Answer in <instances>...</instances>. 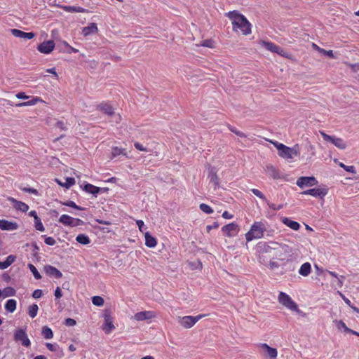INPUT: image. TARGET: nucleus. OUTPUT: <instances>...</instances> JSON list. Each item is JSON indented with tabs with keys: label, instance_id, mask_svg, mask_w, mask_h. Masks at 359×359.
<instances>
[{
	"label": "nucleus",
	"instance_id": "obj_1",
	"mask_svg": "<svg viewBox=\"0 0 359 359\" xmlns=\"http://www.w3.org/2000/svg\"><path fill=\"white\" fill-rule=\"evenodd\" d=\"M226 15L231 20L232 27L234 32L240 29L243 35H248L251 33V24L248 19L237 11L227 13Z\"/></svg>",
	"mask_w": 359,
	"mask_h": 359
},
{
	"label": "nucleus",
	"instance_id": "obj_2",
	"mask_svg": "<svg viewBox=\"0 0 359 359\" xmlns=\"http://www.w3.org/2000/svg\"><path fill=\"white\" fill-rule=\"evenodd\" d=\"M269 142L278 149V156L284 159L291 160L294 156H300V149L298 144H296L292 147H289L277 141L269 140Z\"/></svg>",
	"mask_w": 359,
	"mask_h": 359
},
{
	"label": "nucleus",
	"instance_id": "obj_3",
	"mask_svg": "<svg viewBox=\"0 0 359 359\" xmlns=\"http://www.w3.org/2000/svg\"><path fill=\"white\" fill-rule=\"evenodd\" d=\"M266 231V225L262 221L255 222L250 230L245 233V239L247 242H250L254 239H259L264 237Z\"/></svg>",
	"mask_w": 359,
	"mask_h": 359
},
{
	"label": "nucleus",
	"instance_id": "obj_4",
	"mask_svg": "<svg viewBox=\"0 0 359 359\" xmlns=\"http://www.w3.org/2000/svg\"><path fill=\"white\" fill-rule=\"evenodd\" d=\"M319 133L320 134L325 142L332 143L337 148L341 150H344L346 148L347 144L342 138L337 137L336 136L329 135L327 133H325L323 130H320Z\"/></svg>",
	"mask_w": 359,
	"mask_h": 359
},
{
	"label": "nucleus",
	"instance_id": "obj_5",
	"mask_svg": "<svg viewBox=\"0 0 359 359\" xmlns=\"http://www.w3.org/2000/svg\"><path fill=\"white\" fill-rule=\"evenodd\" d=\"M206 314H200L196 316H186L178 318V323L185 329L192 327L199 320L205 317Z\"/></svg>",
	"mask_w": 359,
	"mask_h": 359
},
{
	"label": "nucleus",
	"instance_id": "obj_6",
	"mask_svg": "<svg viewBox=\"0 0 359 359\" xmlns=\"http://www.w3.org/2000/svg\"><path fill=\"white\" fill-rule=\"evenodd\" d=\"M278 302L283 306L291 311H299L297 304L287 294L283 292H280L278 294Z\"/></svg>",
	"mask_w": 359,
	"mask_h": 359
},
{
	"label": "nucleus",
	"instance_id": "obj_7",
	"mask_svg": "<svg viewBox=\"0 0 359 359\" xmlns=\"http://www.w3.org/2000/svg\"><path fill=\"white\" fill-rule=\"evenodd\" d=\"M59 222L71 227L81 226L84 223L81 219L74 218L68 215H62L59 218Z\"/></svg>",
	"mask_w": 359,
	"mask_h": 359
},
{
	"label": "nucleus",
	"instance_id": "obj_8",
	"mask_svg": "<svg viewBox=\"0 0 359 359\" xmlns=\"http://www.w3.org/2000/svg\"><path fill=\"white\" fill-rule=\"evenodd\" d=\"M328 194V188L325 186L305 190L302 192V195H310L313 197L323 198Z\"/></svg>",
	"mask_w": 359,
	"mask_h": 359
},
{
	"label": "nucleus",
	"instance_id": "obj_9",
	"mask_svg": "<svg viewBox=\"0 0 359 359\" xmlns=\"http://www.w3.org/2000/svg\"><path fill=\"white\" fill-rule=\"evenodd\" d=\"M275 249L269 245L266 242H259L256 245L257 252L259 254L258 259L260 263L264 262V255L266 253H271L272 250Z\"/></svg>",
	"mask_w": 359,
	"mask_h": 359
},
{
	"label": "nucleus",
	"instance_id": "obj_10",
	"mask_svg": "<svg viewBox=\"0 0 359 359\" xmlns=\"http://www.w3.org/2000/svg\"><path fill=\"white\" fill-rule=\"evenodd\" d=\"M318 183L316 178L313 176L311 177H300L297 180V185L303 189L306 187H313L317 185Z\"/></svg>",
	"mask_w": 359,
	"mask_h": 359
},
{
	"label": "nucleus",
	"instance_id": "obj_11",
	"mask_svg": "<svg viewBox=\"0 0 359 359\" xmlns=\"http://www.w3.org/2000/svg\"><path fill=\"white\" fill-rule=\"evenodd\" d=\"M115 329L114 325L113 318L109 311H105L104 314V324L102 325V330L106 334H109Z\"/></svg>",
	"mask_w": 359,
	"mask_h": 359
},
{
	"label": "nucleus",
	"instance_id": "obj_12",
	"mask_svg": "<svg viewBox=\"0 0 359 359\" xmlns=\"http://www.w3.org/2000/svg\"><path fill=\"white\" fill-rule=\"evenodd\" d=\"M14 339L16 341H20L22 345L25 347H29L31 345L30 340L27 337L26 332L22 329H18L15 331Z\"/></svg>",
	"mask_w": 359,
	"mask_h": 359
},
{
	"label": "nucleus",
	"instance_id": "obj_13",
	"mask_svg": "<svg viewBox=\"0 0 359 359\" xmlns=\"http://www.w3.org/2000/svg\"><path fill=\"white\" fill-rule=\"evenodd\" d=\"M222 232L227 237H233L239 231L238 225L234 222L228 224L222 228Z\"/></svg>",
	"mask_w": 359,
	"mask_h": 359
},
{
	"label": "nucleus",
	"instance_id": "obj_14",
	"mask_svg": "<svg viewBox=\"0 0 359 359\" xmlns=\"http://www.w3.org/2000/svg\"><path fill=\"white\" fill-rule=\"evenodd\" d=\"M55 46L53 40H48L41 43L37 46V50L43 54H50L54 50Z\"/></svg>",
	"mask_w": 359,
	"mask_h": 359
},
{
	"label": "nucleus",
	"instance_id": "obj_15",
	"mask_svg": "<svg viewBox=\"0 0 359 359\" xmlns=\"http://www.w3.org/2000/svg\"><path fill=\"white\" fill-rule=\"evenodd\" d=\"M156 316V313L152 311H144L137 312L134 315V319L137 321H142L144 320H150Z\"/></svg>",
	"mask_w": 359,
	"mask_h": 359
},
{
	"label": "nucleus",
	"instance_id": "obj_16",
	"mask_svg": "<svg viewBox=\"0 0 359 359\" xmlns=\"http://www.w3.org/2000/svg\"><path fill=\"white\" fill-rule=\"evenodd\" d=\"M96 109L108 116L114 114V109L108 102H102L96 106Z\"/></svg>",
	"mask_w": 359,
	"mask_h": 359
},
{
	"label": "nucleus",
	"instance_id": "obj_17",
	"mask_svg": "<svg viewBox=\"0 0 359 359\" xmlns=\"http://www.w3.org/2000/svg\"><path fill=\"white\" fill-rule=\"evenodd\" d=\"M11 32L14 36L20 39H32L35 36V34L33 32H25L18 29H12Z\"/></svg>",
	"mask_w": 359,
	"mask_h": 359
},
{
	"label": "nucleus",
	"instance_id": "obj_18",
	"mask_svg": "<svg viewBox=\"0 0 359 359\" xmlns=\"http://www.w3.org/2000/svg\"><path fill=\"white\" fill-rule=\"evenodd\" d=\"M18 225L16 222L8 221L6 219H0V229L4 231L16 230Z\"/></svg>",
	"mask_w": 359,
	"mask_h": 359
},
{
	"label": "nucleus",
	"instance_id": "obj_19",
	"mask_svg": "<svg viewBox=\"0 0 359 359\" xmlns=\"http://www.w3.org/2000/svg\"><path fill=\"white\" fill-rule=\"evenodd\" d=\"M44 271L47 275L53 276L55 278H60L62 276V273L60 271L50 265L45 266Z\"/></svg>",
	"mask_w": 359,
	"mask_h": 359
},
{
	"label": "nucleus",
	"instance_id": "obj_20",
	"mask_svg": "<svg viewBox=\"0 0 359 359\" xmlns=\"http://www.w3.org/2000/svg\"><path fill=\"white\" fill-rule=\"evenodd\" d=\"M259 347L264 349L267 355L271 359H276L278 355L277 349L269 346L267 344L263 343L259 344Z\"/></svg>",
	"mask_w": 359,
	"mask_h": 359
},
{
	"label": "nucleus",
	"instance_id": "obj_21",
	"mask_svg": "<svg viewBox=\"0 0 359 359\" xmlns=\"http://www.w3.org/2000/svg\"><path fill=\"white\" fill-rule=\"evenodd\" d=\"M97 32V26L94 22L90 23L88 26L83 27L82 29V34L84 36H88L91 34H95Z\"/></svg>",
	"mask_w": 359,
	"mask_h": 359
},
{
	"label": "nucleus",
	"instance_id": "obj_22",
	"mask_svg": "<svg viewBox=\"0 0 359 359\" xmlns=\"http://www.w3.org/2000/svg\"><path fill=\"white\" fill-rule=\"evenodd\" d=\"M281 222L286 225L287 226L290 227L292 230L297 231L300 228V224L295 221L291 220L288 217H283L281 219Z\"/></svg>",
	"mask_w": 359,
	"mask_h": 359
},
{
	"label": "nucleus",
	"instance_id": "obj_23",
	"mask_svg": "<svg viewBox=\"0 0 359 359\" xmlns=\"http://www.w3.org/2000/svg\"><path fill=\"white\" fill-rule=\"evenodd\" d=\"M145 238V245L148 248H155L157 245V241L156 238L153 237L149 232H146L144 234Z\"/></svg>",
	"mask_w": 359,
	"mask_h": 359
},
{
	"label": "nucleus",
	"instance_id": "obj_24",
	"mask_svg": "<svg viewBox=\"0 0 359 359\" xmlns=\"http://www.w3.org/2000/svg\"><path fill=\"white\" fill-rule=\"evenodd\" d=\"M84 191L87 193L91 194L95 196H97V194L102 190L101 188L97 187L93 184L86 183L84 185Z\"/></svg>",
	"mask_w": 359,
	"mask_h": 359
},
{
	"label": "nucleus",
	"instance_id": "obj_25",
	"mask_svg": "<svg viewBox=\"0 0 359 359\" xmlns=\"http://www.w3.org/2000/svg\"><path fill=\"white\" fill-rule=\"evenodd\" d=\"M266 172L273 179L279 178V171L272 165H267L265 168Z\"/></svg>",
	"mask_w": 359,
	"mask_h": 359
},
{
	"label": "nucleus",
	"instance_id": "obj_26",
	"mask_svg": "<svg viewBox=\"0 0 359 359\" xmlns=\"http://www.w3.org/2000/svg\"><path fill=\"white\" fill-rule=\"evenodd\" d=\"M259 44L272 53H276L279 50V46L271 41H261Z\"/></svg>",
	"mask_w": 359,
	"mask_h": 359
},
{
	"label": "nucleus",
	"instance_id": "obj_27",
	"mask_svg": "<svg viewBox=\"0 0 359 359\" xmlns=\"http://www.w3.org/2000/svg\"><path fill=\"white\" fill-rule=\"evenodd\" d=\"M44 101L40 97H34L31 100L20 102L16 104V107H25V106H32L39 102H43Z\"/></svg>",
	"mask_w": 359,
	"mask_h": 359
},
{
	"label": "nucleus",
	"instance_id": "obj_28",
	"mask_svg": "<svg viewBox=\"0 0 359 359\" xmlns=\"http://www.w3.org/2000/svg\"><path fill=\"white\" fill-rule=\"evenodd\" d=\"M311 266L310 263L305 262L301 266V267L299 270V273L300 275L306 277L309 275V273H311Z\"/></svg>",
	"mask_w": 359,
	"mask_h": 359
},
{
	"label": "nucleus",
	"instance_id": "obj_29",
	"mask_svg": "<svg viewBox=\"0 0 359 359\" xmlns=\"http://www.w3.org/2000/svg\"><path fill=\"white\" fill-rule=\"evenodd\" d=\"M17 306V302L13 299H8L5 304V309L10 313H13Z\"/></svg>",
	"mask_w": 359,
	"mask_h": 359
},
{
	"label": "nucleus",
	"instance_id": "obj_30",
	"mask_svg": "<svg viewBox=\"0 0 359 359\" xmlns=\"http://www.w3.org/2000/svg\"><path fill=\"white\" fill-rule=\"evenodd\" d=\"M60 8H62L63 11L69 13H81L84 11V9L81 7H75V6H65V5H60L58 6Z\"/></svg>",
	"mask_w": 359,
	"mask_h": 359
},
{
	"label": "nucleus",
	"instance_id": "obj_31",
	"mask_svg": "<svg viewBox=\"0 0 359 359\" xmlns=\"http://www.w3.org/2000/svg\"><path fill=\"white\" fill-rule=\"evenodd\" d=\"M120 155L126 156V149L113 147L111 148V158H115Z\"/></svg>",
	"mask_w": 359,
	"mask_h": 359
},
{
	"label": "nucleus",
	"instance_id": "obj_32",
	"mask_svg": "<svg viewBox=\"0 0 359 359\" xmlns=\"http://www.w3.org/2000/svg\"><path fill=\"white\" fill-rule=\"evenodd\" d=\"M76 241L82 245H88L90 243L89 237L83 233L79 234L76 238Z\"/></svg>",
	"mask_w": 359,
	"mask_h": 359
},
{
	"label": "nucleus",
	"instance_id": "obj_33",
	"mask_svg": "<svg viewBox=\"0 0 359 359\" xmlns=\"http://www.w3.org/2000/svg\"><path fill=\"white\" fill-rule=\"evenodd\" d=\"M43 337L46 339H50L53 337V332L52 330L48 326H43L41 331Z\"/></svg>",
	"mask_w": 359,
	"mask_h": 359
},
{
	"label": "nucleus",
	"instance_id": "obj_34",
	"mask_svg": "<svg viewBox=\"0 0 359 359\" xmlns=\"http://www.w3.org/2000/svg\"><path fill=\"white\" fill-rule=\"evenodd\" d=\"M39 307L37 304H34L28 307V315L34 318L36 316L38 313Z\"/></svg>",
	"mask_w": 359,
	"mask_h": 359
},
{
	"label": "nucleus",
	"instance_id": "obj_35",
	"mask_svg": "<svg viewBox=\"0 0 359 359\" xmlns=\"http://www.w3.org/2000/svg\"><path fill=\"white\" fill-rule=\"evenodd\" d=\"M15 202L16 203L15 208L20 210L22 212H26L29 210V205L26 204L24 202L22 201H17L15 200Z\"/></svg>",
	"mask_w": 359,
	"mask_h": 359
},
{
	"label": "nucleus",
	"instance_id": "obj_36",
	"mask_svg": "<svg viewBox=\"0 0 359 359\" xmlns=\"http://www.w3.org/2000/svg\"><path fill=\"white\" fill-rule=\"evenodd\" d=\"M15 290L11 287H7L2 291V295H4V297L15 296Z\"/></svg>",
	"mask_w": 359,
	"mask_h": 359
},
{
	"label": "nucleus",
	"instance_id": "obj_37",
	"mask_svg": "<svg viewBox=\"0 0 359 359\" xmlns=\"http://www.w3.org/2000/svg\"><path fill=\"white\" fill-rule=\"evenodd\" d=\"M66 182L64 184H62L60 181L57 180V182L60 184L61 186L64 187H66V188H69L71 187L72 186H73L74 184H75V180L74 178L73 177H67L66 178Z\"/></svg>",
	"mask_w": 359,
	"mask_h": 359
},
{
	"label": "nucleus",
	"instance_id": "obj_38",
	"mask_svg": "<svg viewBox=\"0 0 359 359\" xmlns=\"http://www.w3.org/2000/svg\"><path fill=\"white\" fill-rule=\"evenodd\" d=\"M335 324H336V326L339 329V330H341V329H343L344 331L345 332H348L351 331V329L348 328L346 324L344 323V321L342 320H335L334 321Z\"/></svg>",
	"mask_w": 359,
	"mask_h": 359
},
{
	"label": "nucleus",
	"instance_id": "obj_39",
	"mask_svg": "<svg viewBox=\"0 0 359 359\" xmlns=\"http://www.w3.org/2000/svg\"><path fill=\"white\" fill-rule=\"evenodd\" d=\"M227 128H229V130L230 131H231L232 133H233L234 134H236V135L241 137H246V135L243 133V132H241L240 130H238L236 128L231 126L230 124L227 123Z\"/></svg>",
	"mask_w": 359,
	"mask_h": 359
},
{
	"label": "nucleus",
	"instance_id": "obj_40",
	"mask_svg": "<svg viewBox=\"0 0 359 359\" xmlns=\"http://www.w3.org/2000/svg\"><path fill=\"white\" fill-rule=\"evenodd\" d=\"M199 208L201 211L206 214H212L214 212L213 209L205 203L200 204Z\"/></svg>",
	"mask_w": 359,
	"mask_h": 359
},
{
	"label": "nucleus",
	"instance_id": "obj_41",
	"mask_svg": "<svg viewBox=\"0 0 359 359\" xmlns=\"http://www.w3.org/2000/svg\"><path fill=\"white\" fill-rule=\"evenodd\" d=\"M92 302L94 305L97 306H102L104 304V299L100 296H94L92 298Z\"/></svg>",
	"mask_w": 359,
	"mask_h": 359
},
{
	"label": "nucleus",
	"instance_id": "obj_42",
	"mask_svg": "<svg viewBox=\"0 0 359 359\" xmlns=\"http://www.w3.org/2000/svg\"><path fill=\"white\" fill-rule=\"evenodd\" d=\"M29 266V269H30V271H32L34 277L36 279V280H39L41 278V274L39 273V272L38 271V270L36 269V268L32 264H29L28 265Z\"/></svg>",
	"mask_w": 359,
	"mask_h": 359
},
{
	"label": "nucleus",
	"instance_id": "obj_43",
	"mask_svg": "<svg viewBox=\"0 0 359 359\" xmlns=\"http://www.w3.org/2000/svg\"><path fill=\"white\" fill-rule=\"evenodd\" d=\"M34 226H35L36 229L39 231L43 232L45 231V228H44V226L41 222V220L39 217H36L34 219Z\"/></svg>",
	"mask_w": 359,
	"mask_h": 359
},
{
	"label": "nucleus",
	"instance_id": "obj_44",
	"mask_svg": "<svg viewBox=\"0 0 359 359\" xmlns=\"http://www.w3.org/2000/svg\"><path fill=\"white\" fill-rule=\"evenodd\" d=\"M339 165L348 172H351L353 174L356 173L355 168L353 165H346L343 163H339Z\"/></svg>",
	"mask_w": 359,
	"mask_h": 359
},
{
	"label": "nucleus",
	"instance_id": "obj_45",
	"mask_svg": "<svg viewBox=\"0 0 359 359\" xmlns=\"http://www.w3.org/2000/svg\"><path fill=\"white\" fill-rule=\"evenodd\" d=\"M306 149L309 153V155H310L309 158H311V157H313L316 155V148L313 144H311L310 143L308 144L306 146Z\"/></svg>",
	"mask_w": 359,
	"mask_h": 359
},
{
	"label": "nucleus",
	"instance_id": "obj_46",
	"mask_svg": "<svg viewBox=\"0 0 359 359\" xmlns=\"http://www.w3.org/2000/svg\"><path fill=\"white\" fill-rule=\"evenodd\" d=\"M267 203V205L273 210L274 211H278V210H281L283 208V204H280V205H276L274 203H270L269 201H265Z\"/></svg>",
	"mask_w": 359,
	"mask_h": 359
},
{
	"label": "nucleus",
	"instance_id": "obj_47",
	"mask_svg": "<svg viewBox=\"0 0 359 359\" xmlns=\"http://www.w3.org/2000/svg\"><path fill=\"white\" fill-rule=\"evenodd\" d=\"M42 237L44 238V242L48 245H54L56 243L55 240L50 236H47L46 235H43Z\"/></svg>",
	"mask_w": 359,
	"mask_h": 359
},
{
	"label": "nucleus",
	"instance_id": "obj_48",
	"mask_svg": "<svg viewBox=\"0 0 359 359\" xmlns=\"http://www.w3.org/2000/svg\"><path fill=\"white\" fill-rule=\"evenodd\" d=\"M251 191L252 192V194L254 195H255L256 196H257L260 199H262L263 201H266V198L265 197V196L259 189H252Z\"/></svg>",
	"mask_w": 359,
	"mask_h": 359
},
{
	"label": "nucleus",
	"instance_id": "obj_49",
	"mask_svg": "<svg viewBox=\"0 0 359 359\" xmlns=\"http://www.w3.org/2000/svg\"><path fill=\"white\" fill-rule=\"evenodd\" d=\"M210 182L213 183L215 186H217L219 184V178L216 174V172H211L209 175Z\"/></svg>",
	"mask_w": 359,
	"mask_h": 359
},
{
	"label": "nucleus",
	"instance_id": "obj_50",
	"mask_svg": "<svg viewBox=\"0 0 359 359\" xmlns=\"http://www.w3.org/2000/svg\"><path fill=\"white\" fill-rule=\"evenodd\" d=\"M66 206H68V207H70V208H74V209H76V210H83V208L77 205L74 201H68L65 203H63Z\"/></svg>",
	"mask_w": 359,
	"mask_h": 359
},
{
	"label": "nucleus",
	"instance_id": "obj_51",
	"mask_svg": "<svg viewBox=\"0 0 359 359\" xmlns=\"http://www.w3.org/2000/svg\"><path fill=\"white\" fill-rule=\"evenodd\" d=\"M318 51L320 53H323V55H325L326 56H328L330 58H334V55L333 54V51L332 50H325V49H323L322 48H318Z\"/></svg>",
	"mask_w": 359,
	"mask_h": 359
},
{
	"label": "nucleus",
	"instance_id": "obj_52",
	"mask_svg": "<svg viewBox=\"0 0 359 359\" xmlns=\"http://www.w3.org/2000/svg\"><path fill=\"white\" fill-rule=\"evenodd\" d=\"M215 42L212 39H206L202 41L201 46L204 47H208L212 48H214Z\"/></svg>",
	"mask_w": 359,
	"mask_h": 359
},
{
	"label": "nucleus",
	"instance_id": "obj_53",
	"mask_svg": "<svg viewBox=\"0 0 359 359\" xmlns=\"http://www.w3.org/2000/svg\"><path fill=\"white\" fill-rule=\"evenodd\" d=\"M46 346L49 351L53 352L57 351L59 348L57 344L51 343H46Z\"/></svg>",
	"mask_w": 359,
	"mask_h": 359
},
{
	"label": "nucleus",
	"instance_id": "obj_54",
	"mask_svg": "<svg viewBox=\"0 0 359 359\" xmlns=\"http://www.w3.org/2000/svg\"><path fill=\"white\" fill-rule=\"evenodd\" d=\"M76 324V322L74 319L68 318L65 319V325L69 327L74 326Z\"/></svg>",
	"mask_w": 359,
	"mask_h": 359
},
{
	"label": "nucleus",
	"instance_id": "obj_55",
	"mask_svg": "<svg viewBox=\"0 0 359 359\" xmlns=\"http://www.w3.org/2000/svg\"><path fill=\"white\" fill-rule=\"evenodd\" d=\"M136 224L139 228V230L141 232H143L144 230L147 229V227L145 226L144 223L142 220H137Z\"/></svg>",
	"mask_w": 359,
	"mask_h": 359
},
{
	"label": "nucleus",
	"instance_id": "obj_56",
	"mask_svg": "<svg viewBox=\"0 0 359 359\" xmlns=\"http://www.w3.org/2000/svg\"><path fill=\"white\" fill-rule=\"evenodd\" d=\"M134 146H135V149L139 151H147V149L146 147H143V145L139 142H135L134 144Z\"/></svg>",
	"mask_w": 359,
	"mask_h": 359
},
{
	"label": "nucleus",
	"instance_id": "obj_57",
	"mask_svg": "<svg viewBox=\"0 0 359 359\" xmlns=\"http://www.w3.org/2000/svg\"><path fill=\"white\" fill-rule=\"evenodd\" d=\"M15 256L11 255L6 257V261L8 266H11L15 261Z\"/></svg>",
	"mask_w": 359,
	"mask_h": 359
},
{
	"label": "nucleus",
	"instance_id": "obj_58",
	"mask_svg": "<svg viewBox=\"0 0 359 359\" xmlns=\"http://www.w3.org/2000/svg\"><path fill=\"white\" fill-rule=\"evenodd\" d=\"M41 295H42V290H39V289L35 290L32 293V297L34 299L40 298L41 297Z\"/></svg>",
	"mask_w": 359,
	"mask_h": 359
},
{
	"label": "nucleus",
	"instance_id": "obj_59",
	"mask_svg": "<svg viewBox=\"0 0 359 359\" xmlns=\"http://www.w3.org/2000/svg\"><path fill=\"white\" fill-rule=\"evenodd\" d=\"M338 293L339 294L340 297L342 298V299L344 301V302L348 306H351L352 304L351 301L346 298L341 292L338 291Z\"/></svg>",
	"mask_w": 359,
	"mask_h": 359
},
{
	"label": "nucleus",
	"instance_id": "obj_60",
	"mask_svg": "<svg viewBox=\"0 0 359 359\" xmlns=\"http://www.w3.org/2000/svg\"><path fill=\"white\" fill-rule=\"evenodd\" d=\"M22 191L27 193L34 194L35 195L38 194L37 190L34 188H24L22 189Z\"/></svg>",
	"mask_w": 359,
	"mask_h": 359
},
{
	"label": "nucleus",
	"instance_id": "obj_61",
	"mask_svg": "<svg viewBox=\"0 0 359 359\" xmlns=\"http://www.w3.org/2000/svg\"><path fill=\"white\" fill-rule=\"evenodd\" d=\"M62 296V293L61 289L59 287H57L55 290V297L56 299H60Z\"/></svg>",
	"mask_w": 359,
	"mask_h": 359
},
{
	"label": "nucleus",
	"instance_id": "obj_62",
	"mask_svg": "<svg viewBox=\"0 0 359 359\" xmlns=\"http://www.w3.org/2000/svg\"><path fill=\"white\" fill-rule=\"evenodd\" d=\"M219 227V224L217 222H215L212 225L207 226V231L209 232L210 230L213 229H217Z\"/></svg>",
	"mask_w": 359,
	"mask_h": 359
},
{
	"label": "nucleus",
	"instance_id": "obj_63",
	"mask_svg": "<svg viewBox=\"0 0 359 359\" xmlns=\"http://www.w3.org/2000/svg\"><path fill=\"white\" fill-rule=\"evenodd\" d=\"M222 217L229 219H232L233 217V215L232 214L229 213L228 211H224L222 213Z\"/></svg>",
	"mask_w": 359,
	"mask_h": 359
},
{
	"label": "nucleus",
	"instance_id": "obj_64",
	"mask_svg": "<svg viewBox=\"0 0 359 359\" xmlns=\"http://www.w3.org/2000/svg\"><path fill=\"white\" fill-rule=\"evenodd\" d=\"M348 66L351 67V69L353 71V72H357L359 70V64L358 63H355V64H348Z\"/></svg>",
	"mask_w": 359,
	"mask_h": 359
}]
</instances>
